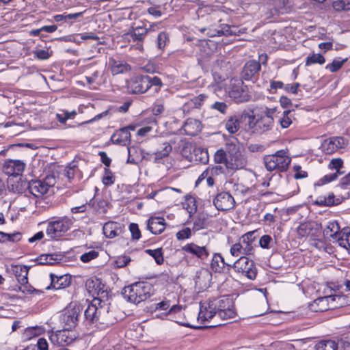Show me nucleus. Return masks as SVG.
I'll use <instances>...</instances> for the list:
<instances>
[{
    "label": "nucleus",
    "mask_w": 350,
    "mask_h": 350,
    "mask_svg": "<svg viewBox=\"0 0 350 350\" xmlns=\"http://www.w3.org/2000/svg\"><path fill=\"white\" fill-rule=\"evenodd\" d=\"M152 293V286L148 282H139L125 286L122 295L128 301L139 304L150 297Z\"/></svg>",
    "instance_id": "1"
},
{
    "label": "nucleus",
    "mask_w": 350,
    "mask_h": 350,
    "mask_svg": "<svg viewBox=\"0 0 350 350\" xmlns=\"http://www.w3.org/2000/svg\"><path fill=\"white\" fill-rule=\"evenodd\" d=\"M162 85L159 77L148 75L133 77L127 83L129 91L133 94H142L151 88H154V92H158Z\"/></svg>",
    "instance_id": "2"
},
{
    "label": "nucleus",
    "mask_w": 350,
    "mask_h": 350,
    "mask_svg": "<svg viewBox=\"0 0 350 350\" xmlns=\"http://www.w3.org/2000/svg\"><path fill=\"white\" fill-rule=\"evenodd\" d=\"M291 162V158L287 150H280L275 154L266 155L264 157V163L268 171L285 172Z\"/></svg>",
    "instance_id": "3"
},
{
    "label": "nucleus",
    "mask_w": 350,
    "mask_h": 350,
    "mask_svg": "<svg viewBox=\"0 0 350 350\" xmlns=\"http://www.w3.org/2000/svg\"><path fill=\"white\" fill-rule=\"evenodd\" d=\"M72 224V219L66 216L53 217L47 223L46 234L51 239H57L64 236Z\"/></svg>",
    "instance_id": "4"
},
{
    "label": "nucleus",
    "mask_w": 350,
    "mask_h": 350,
    "mask_svg": "<svg viewBox=\"0 0 350 350\" xmlns=\"http://www.w3.org/2000/svg\"><path fill=\"white\" fill-rule=\"evenodd\" d=\"M211 306L217 311V317L222 320L233 319L236 311L232 298L230 296H222L211 300Z\"/></svg>",
    "instance_id": "5"
},
{
    "label": "nucleus",
    "mask_w": 350,
    "mask_h": 350,
    "mask_svg": "<svg viewBox=\"0 0 350 350\" xmlns=\"http://www.w3.org/2000/svg\"><path fill=\"white\" fill-rule=\"evenodd\" d=\"M104 305L105 303L99 298H94L92 300L84 312L85 321L87 324H95L98 326V323L106 325L113 323L106 321L103 317H100Z\"/></svg>",
    "instance_id": "6"
},
{
    "label": "nucleus",
    "mask_w": 350,
    "mask_h": 350,
    "mask_svg": "<svg viewBox=\"0 0 350 350\" xmlns=\"http://www.w3.org/2000/svg\"><path fill=\"white\" fill-rule=\"evenodd\" d=\"M82 312L81 306L77 302L70 303L63 310L61 316V322L64 328L72 329L75 328L79 322V318Z\"/></svg>",
    "instance_id": "7"
},
{
    "label": "nucleus",
    "mask_w": 350,
    "mask_h": 350,
    "mask_svg": "<svg viewBox=\"0 0 350 350\" xmlns=\"http://www.w3.org/2000/svg\"><path fill=\"white\" fill-rule=\"evenodd\" d=\"M275 108L261 107L256 111L257 133H262L271 129L273 125V114Z\"/></svg>",
    "instance_id": "8"
},
{
    "label": "nucleus",
    "mask_w": 350,
    "mask_h": 350,
    "mask_svg": "<svg viewBox=\"0 0 350 350\" xmlns=\"http://www.w3.org/2000/svg\"><path fill=\"white\" fill-rule=\"evenodd\" d=\"M233 269L237 273L253 280L257 275V269L252 260L247 256H242L233 264Z\"/></svg>",
    "instance_id": "9"
},
{
    "label": "nucleus",
    "mask_w": 350,
    "mask_h": 350,
    "mask_svg": "<svg viewBox=\"0 0 350 350\" xmlns=\"http://www.w3.org/2000/svg\"><path fill=\"white\" fill-rule=\"evenodd\" d=\"M55 184L53 176H47L43 180H33L28 183V190L35 197H40L46 193L49 189Z\"/></svg>",
    "instance_id": "10"
},
{
    "label": "nucleus",
    "mask_w": 350,
    "mask_h": 350,
    "mask_svg": "<svg viewBox=\"0 0 350 350\" xmlns=\"http://www.w3.org/2000/svg\"><path fill=\"white\" fill-rule=\"evenodd\" d=\"M213 204L218 211H228L234 208L236 202L229 192L222 191L215 196Z\"/></svg>",
    "instance_id": "11"
},
{
    "label": "nucleus",
    "mask_w": 350,
    "mask_h": 350,
    "mask_svg": "<svg viewBox=\"0 0 350 350\" xmlns=\"http://www.w3.org/2000/svg\"><path fill=\"white\" fill-rule=\"evenodd\" d=\"M148 34V30L144 26L132 27L127 33L123 35V38L128 41L137 42V48L140 51L143 50V42Z\"/></svg>",
    "instance_id": "12"
},
{
    "label": "nucleus",
    "mask_w": 350,
    "mask_h": 350,
    "mask_svg": "<svg viewBox=\"0 0 350 350\" xmlns=\"http://www.w3.org/2000/svg\"><path fill=\"white\" fill-rule=\"evenodd\" d=\"M26 163L18 159H7L3 165V172L14 177L21 176L25 169Z\"/></svg>",
    "instance_id": "13"
},
{
    "label": "nucleus",
    "mask_w": 350,
    "mask_h": 350,
    "mask_svg": "<svg viewBox=\"0 0 350 350\" xmlns=\"http://www.w3.org/2000/svg\"><path fill=\"white\" fill-rule=\"evenodd\" d=\"M347 145V141L342 137H332L325 139L321 144L322 151L327 154H331L338 149L344 148Z\"/></svg>",
    "instance_id": "14"
},
{
    "label": "nucleus",
    "mask_w": 350,
    "mask_h": 350,
    "mask_svg": "<svg viewBox=\"0 0 350 350\" xmlns=\"http://www.w3.org/2000/svg\"><path fill=\"white\" fill-rule=\"evenodd\" d=\"M70 329L64 328L52 333L50 336L51 342L57 346H67L71 344L75 339V336L70 332Z\"/></svg>",
    "instance_id": "15"
},
{
    "label": "nucleus",
    "mask_w": 350,
    "mask_h": 350,
    "mask_svg": "<svg viewBox=\"0 0 350 350\" xmlns=\"http://www.w3.org/2000/svg\"><path fill=\"white\" fill-rule=\"evenodd\" d=\"M261 69L260 64L254 60L245 63L241 72V77L245 81H255L256 75Z\"/></svg>",
    "instance_id": "16"
},
{
    "label": "nucleus",
    "mask_w": 350,
    "mask_h": 350,
    "mask_svg": "<svg viewBox=\"0 0 350 350\" xmlns=\"http://www.w3.org/2000/svg\"><path fill=\"white\" fill-rule=\"evenodd\" d=\"M247 165V159L241 151L228 155L226 161V170H239L244 168Z\"/></svg>",
    "instance_id": "17"
},
{
    "label": "nucleus",
    "mask_w": 350,
    "mask_h": 350,
    "mask_svg": "<svg viewBox=\"0 0 350 350\" xmlns=\"http://www.w3.org/2000/svg\"><path fill=\"white\" fill-rule=\"evenodd\" d=\"M211 306V300L208 302L203 303L200 305L198 313V321L201 323L209 322L214 317H217V311L215 308Z\"/></svg>",
    "instance_id": "18"
},
{
    "label": "nucleus",
    "mask_w": 350,
    "mask_h": 350,
    "mask_svg": "<svg viewBox=\"0 0 350 350\" xmlns=\"http://www.w3.org/2000/svg\"><path fill=\"white\" fill-rule=\"evenodd\" d=\"M254 231L248 232L239 238L245 256H251L254 253Z\"/></svg>",
    "instance_id": "19"
},
{
    "label": "nucleus",
    "mask_w": 350,
    "mask_h": 350,
    "mask_svg": "<svg viewBox=\"0 0 350 350\" xmlns=\"http://www.w3.org/2000/svg\"><path fill=\"white\" fill-rule=\"evenodd\" d=\"M182 250L201 260H206L209 256V252L206 246H199L193 243L186 244L182 247Z\"/></svg>",
    "instance_id": "20"
},
{
    "label": "nucleus",
    "mask_w": 350,
    "mask_h": 350,
    "mask_svg": "<svg viewBox=\"0 0 350 350\" xmlns=\"http://www.w3.org/2000/svg\"><path fill=\"white\" fill-rule=\"evenodd\" d=\"M212 279L211 273L206 269H202L198 271L195 278L196 286L200 291H203L209 286Z\"/></svg>",
    "instance_id": "21"
},
{
    "label": "nucleus",
    "mask_w": 350,
    "mask_h": 350,
    "mask_svg": "<svg viewBox=\"0 0 350 350\" xmlns=\"http://www.w3.org/2000/svg\"><path fill=\"white\" fill-rule=\"evenodd\" d=\"M123 228L124 225L121 223L109 221L104 224L103 231L106 237L112 239L120 235Z\"/></svg>",
    "instance_id": "22"
},
{
    "label": "nucleus",
    "mask_w": 350,
    "mask_h": 350,
    "mask_svg": "<svg viewBox=\"0 0 350 350\" xmlns=\"http://www.w3.org/2000/svg\"><path fill=\"white\" fill-rule=\"evenodd\" d=\"M51 280V286L48 287L47 289H62L66 288L70 286L71 282V278L69 275H62L57 276L53 273L50 274Z\"/></svg>",
    "instance_id": "23"
},
{
    "label": "nucleus",
    "mask_w": 350,
    "mask_h": 350,
    "mask_svg": "<svg viewBox=\"0 0 350 350\" xmlns=\"http://www.w3.org/2000/svg\"><path fill=\"white\" fill-rule=\"evenodd\" d=\"M113 144L122 146L128 145L131 142V133L127 128H122L116 131L111 137Z\"/></svg>",
    "instance_id": "24"
},
{
    "label": "nucleus",
    "mask_w": 350,
    "mask_h": 350,
    "mask_svg": "<svg viewBox=\"0 0 350 350\" xmlns=\"http://www.w3.org/2000/svg\"><path fill=\"white\" fill-rule=\"evenodd\" d=\"M147 228L152 234H159L165 228V219L160 217H152L148 220Z\"/></svg>",
    "instance_id": "25"
},
{
    "label": "nucleus",
    "mask_w": 350,
    "mask_h": 350,
    "mask_svg": "<svg viewBox=\"0 0 350 350\" xmlns=\"http://www.w3.org/2000/svg\"><path fill=\"white\" fill-rule=\"evenodd\" d=\"M340 227L336 221H329L323 229L325 238L336 239L341 232Z\"/></svg>",
    "instance_id": "26"
},
{
    "label": "nucleus",
    "mask_w": 350,
    "mask_h": 350,
    "mask_svg": "<svg viewBox=\"0 0 350 350\" xmlns=\"http://www.w3.org/2000/svg\"><path fill=\"white\" fill-rule=\"evenodd\" d=\"M29 267L26 265H16L13 267V272L18 282L25 285L28 283V272Z\"/></svg>",
    "instance_id": "27"
},
{
    "label": "nucleus",
    "mask_w": 350,
    "mask_h": 350,
    "mask_svg": "<svg viewBox=\"0 0 350 350\" xmlns=\"http://www.w3.org/2000/svg\"><path fill=\"white\" fill-rule=\"evenodd\" d=\"M110 70L113 75L122 74L130 70L131 66L123 61L110 60Z\"/></svg>",
    "instance_id": "28"
},
{
    "label": "nucleus",
    "mask_w": 350,
    "mask_h": 350,
    "mask_svg": "<svg viewBox=\"0 0 350 350\" xmlns=\"http://www.w3.org/2000/svg\"><path fill=\"white\" fill-rule=\"evenodd\" d=\"M225 128L229 133H236L240 129L239 117L237 115L228 117L225 122Z\"/></svg>",
    "instance_id": "29"
},
{
    "label": "nucleus",
    "mask_w": 350,
    "mask_h": 350,
    "mask_svg": "<svg viewBox=\"0 0 350 350\" xmlns=\"http://www.w3.org/2000/svg\"><path fill=\"white\" fill-rule=\"evenodd\" d=\"M335 298L332 296L321 297L315 299L312 304L315 311H325L329 309L328 302L329 300L334 301Z\"/></svg>",
    "instance_id": "30"
},
{
    "label": "nucleus",
    "mask_w": 350,
    "mask_h": 350,
    "mask_svg": "<svg viewBox=\"0 0 350 350\" xmlns=\"http://www.w3.org/2000/svg\"><path fill=\"white\" fill-rule=\"evenodd\" d=\"M85 287L90 294L94 296L102 291L101 283L98 278H89L85 282Z\"/></svg>",
    "instance_id": "31"
},
{
    "label": "nucleus",
    "mask_w": 350,
    "mask_h": 350,
    "mask_svg": "<svg viewBox=\"0 0 350 350\" xmlns=\"http://www.w3.org/2000/svg\"><path fill=\"white\" fill-rule=\"evenodd\" d=\"M87 74L85 79L89 84L96 83V85H100L105 81V79L103 78V71L96 70Z\"/></svg>",
    "instance_id": "32"
},
{
    "label": "nucleus",
    "mask_w": 350,
    "mask_h": 350,
    "mask_svg": "<svg viewBox=\"0 0 350 350\" xmlns=\"http://www.w3.org/2000/svg\"><path fill=\"white\" fill-rule=\"evenodd\" d=\"M229 95L237 103L245 102L249 99L247 92L237 87L232 88L229 91Z\"/></svg>",
    "instance_id": "33"
},
{
    "label": "nucleus",
    "mask_w": 350,
    "mask_h": 350,
    "mask_svg": "<svg viewBox=\"0 0 350 350\" xmlns=\"http://www.w3.org/2000/svg\"><path fill=\"white\" fill-rule=\"evenodd\" d=\"M350 236V230L347 228H343L341 230L340 235L335 239L338 243V245L346 249L349 253L350 252V243L349 241V237Z\"/></svg>",
    "instance_id": "34"
},
{
    "label": "nucleus",
    "mask_w": 350,
    "mask_h": 350,
    "mask_svg": "<svg viewBox=\"0 0 350 350\" xmlns=\"http://www.w3.org/2000/svg\"><path fill=\"white\" fill-rule=\"evenodd\" d=\"M225 262L220 254L215 253L211 260V267L215 272L220 273L224 270Z\"/></svg>",
    "instance_id": "35"
},
{
    "label": "nucleus",
    "mask_w": 350,
    "mask_h": 350,
    "mask_svg": "<svg viewBox=\"0 0 350 350\" xmlns=\"http://www.w3.org/2000/svg\"><path fill=\"white\" fill-rule=\"evenodd\" d=\"M200 122L193 119H188L184 125V131L188 135H195L199 131Z\"/></svg>",
    "instance_id": "36"
},
{
    "label": "nucleus",
    "mask_w": 350,
    "mask_h": 350,
    "mask_svg": "<svg viewBox=\"0 0 350 350\" xmlns=\"http://www.w3.org/2000/svg\"><path fill=\"white\" fill-rule=\"evenodd\" d=\"M194 160L200 163L206 164L208 161V154L206 150L196 148L193 150Z\"/></svg>",
    "instance_id": "37"
},
{
    "label": "nucleus",
    "mask_w": 350,
    "mask_h": 350,
    "mask_svg": "<svg viewBox=\"0 0 350 350\" xmlns=\"http://www.w3.org/2000/svg\"><path fill=\"white\" fill-rule=\"evenodd\" d=\"M207 98L208 96L205 94H201L198 96L193 97L183 106L184 111L186 109L187 105L195 108H200Z\"/></svg>",
    "instance_id": "38"
},
{
    "label": "nucleus",
    "mask_w": 350,
    "mask_h": 350,
    "mask_svg": "<svg viewBox=\"0 0 350 350\" xmlns=\"http://www.w3.org/2000/svg\"><path fill=\"white\" fill-rule=\"evenodd\" d=\"M22 238L21 232H14L12 234L5 233L0 231V242L4 243L6 241L10 242H18Z\"/></svg>",
    "instance_id": "39"
},
{
    "label": "nucleus",
    "mask_w": 350,
    "mask_h": 350,
    "mask_svg": "<svg viewBox=\"0 0 350 350\" xmlns=\"http://www.w3.org/2000/svg\"><path fill=\"white\" fill-rule=\"evenodd\" d=\"M337 344L335 341L328 340L319 342L315 345V350H336Z\"/></svg>",
    "instance_id": "40"
},
{
    "label": "nucleus",
    "mask_w": 350,
    "mask_h": 350,
    "mask_svg": "<svg viewBox=\"0 0 350 350\" xmlns=\"http://www.w3.org/2000/svg\"><path fill=\"white\" fill-rule=\"evenodd\" d=\"M163 145L162 150L154 153V161L156 162H159L161 159L167 157L172 151V146L169 143L165 142Z\"/></svg>",
    "instance_id": "41"
},
{
    "label": "nucleus",
    "mask_w": 350,
    "mask_h": 350,
    "mask_svg": "<svg viewBox=\"0 0 350 350\" xmlns=\"http://www.w3.org/2000/svg\"><path fill=\"white\" fill-rule=\"evenodd\" d=\"M325 62V59L321 54L312 53L307 57L306 59V66H308L314 64H319L322 65Z\"/></svg>",
    "instance_id": "42"
},
{
    "label": "nucleus",
    "mask_w": 350,
    "mask_h": 350,
    "mask_svg": "<svg viewBox=\"0 0 350 350\" xmlns=\"http://www.w3.org/2000/svg\"><path fill=\"white\" fill-rule=\"evenodd\" d=\"M144 252L152 256L158 265H161L163 262L164 258L161 248H157L155 250L147 249Z\"/></svg>",
    "instance_id": "43"
},
{
    "label": "nucleus",
    "mask_w": 350,
    "mask_h": 350,
    "mask_svg": "<svg viewBox=\"0 0 350 350\" xmlns=\"http://www.w3.org/2000/svg\"><path fill=\"white\" fill-rule=\"evenodd\" d=\"M346 61L347 59H334L331 64H328L326 65L325 69L329 70L331 72H336L342 68V66L346 62Z\"/></svg>",
    "instance_id": "44"
},
{
    "label": "nucleus",
    "mask_w": 350,
    "mask_h": 350,
    "mask_svg": "<svg viewBox=\"0 0 350 350\" xmlns=\"http://www.w3.org/2000/svg\"><path fill=\"white\" fill-rule=\"evenodd\" d=\"M228 161V155L226 152L221 148L217 150L214 154V161L217 164L224 163L226 167V161Z\"/></svg>",
    "instance_id": "45"
},
{
    "label": "nucleus",
    "mask_w": 350,
    "mask_h": 350,
    "mask_svg": "<svg viewBox=\"0 0 350 350\" xmlns=\"http://www.w3.org/2000/svg\"><path fill=\"white\" fill-rule=\"evenodd\" d=\"M256 111H253L252 114L247 115L248 122H247V128L249 130L252 131V133H257V116H256Z\"/></svg>",
    "instance_id": "46"
},
{
    "label": "nucleus",
    "mask_w": 350,
    "mask_h": 350,
    "mask_svg": "<svg viewBox=\"0 0 350 350\" xmlns=\"http://www.w3.org/2000/svg\"><path fill=\"white\" fill-rule=\"evenodd\" d=\"M232 139V141H228L226 144V152L227 155L232 154L241 151L240 145L239 144H236L234 142L236 140V139L233 138Z\"/></svg>",
    "instance_id": "47"
},
{
    "label": "nucleus",
    "mask_w": 350,
    "mask_h": 350,
    "mask_svg": "<svg viewBox=\"0 0 350 350\" xmlns=\"http://www.w3.org/2000/svg\"><path fill=\"white\" fill-rule=\"evenodd\" d=\"M231 32L230 31V27L227 25H224L221 29L218 30H210L207 33L208 37H214V36H221L223 35H230Z\"/></svg>",
    "instance_id": "48"
},
{
    "label": "nucleus",
    "mask_w": 350,
    "mask_h": 350,
    "mask_svg": "<svg viewBox=\"0 0 350 350\" xmlns=\"http://www.w3.org/2000/svg\"><path fill=\"white\" fill-rule=\"evenodd\" d=\"M233 191L236 195L245 196L251 191V189L242 183H234L233 185Z\"/></svg>",
    "instance_id": "49"
},
{
    "label": "nucleus",
    "mask_w": 350,
    "mask_h": 350,
    "mask_svg": "<svg viewBox=\"0 0 350 350\" xmlns=\"http://www.w3.org/2000/svg\"><path fill=\"white\" fill-rule=\"evenodd\" d=\"M342 167H343V161L340 158L332 159L328 164V168L332 170H336L335 172H341L340 170Z\"/></svg>",
    "instance_id": "50"
},
{
    "label": "nucleus",
    "mask_w": 350,
    "mask_h": 350,
    "mask_svg": "<svg viewBox=\"0 0 350 350\" xmlns=\"http://www.w3.org/2000/svg\"><path fill=\"white\" fill-rule=\"evenodd\" d=\"M273 244V240L270 235L265 234L259 239V245L263 249H269Z\"/></svg>",
    "instance_id": "51"
},
{
    "label": "nucleus",
    "mask_w": 350,
    "mask_h": 350,
    "mask_svg": "<svg viewBox=\"0 0 350 350\" xmlns=\"http://www.w3.org/2000/svg\"><path fill=\"white\" fill-rule=\"evenodd\" d=\"M168 42V35L164 31L160 32L157 40V47L161 50H163Z\"/></svg>",
    "instance_id": "52"
},
{
    "label": "nucleus",
    "mask_w": 350,
    "mask_h": 350,
    "mask_svg": "<svg viewBox=\"0 0 350 350\" xmlns=\"http://www.w3.org/2000/svg\"><path fill=\"white\" fill-rule=\"evenodd\" d=\"M343 172H334L325 175L322 178L319 180L318 185H321L329 183L337 179L338 176L342 174Z\"/></svg>",
    "instance_id": "53"
},
{
    "label": "nucleus",
    "mask_w": 350,
    "mask_h": 350,
    "mask_svg": "<svg viewBox=\"0 0 350 350\" xmlns=\"http://www.w3.org/2000/svg\"><path fill=\"white\" fill-rule=\"evenodd\" d=\"M115 176L113 175L112 172L108 169H105V174L102 178L103 183L106 186H111L114 183Z\"/></svg>",
    "instance_id": "54"
},
{
    "label": "nucleus",
    "mask_w": 350,
    "mask_h": 350,
    "mask_svg": "<svg viewBox=\"0 0 350 350\" xmlns=\"http://www.w3.org/2000/svg\"><path fill=\"white\" fill-rule=\"evenodd\" d=\"M230 253L232 256L238 257L239 256H244L243 251V247L241 244L240 241L239 240V242L234 243L230 249Z\"/></svg>",
    "instance_id": "55"
},
{
    "label": "nucleus",
    "mask_w": 350,
    "mask_h": 350,
    "mask_svg": "<svg viewBox=\"0 0 350 350\" xmlns=\"http://www.w3.org/2000/svg\"><path fill=\"white\" fill-rule=\"evenodd\" d=\"M183 206L190 215L195 213L196 211L195 199L191 196L186 198L185 202L183 203Z\"/></svg>",
    "instance_id": "56"
},
{
    "label": "nucleus",
    "mask_w": 350,
    "mask_h": 350,
    "mask_svg": "<svg viewBox=\"0 0 350 350\" xmlns=\"http://www.w3.org/2000/svg\"><path fill=\"white\" fill-rule=\"evenodd\" d=\"M98 252L97 251L93 250L89 251L88 252H85V253L83 254L80 256V260L83 262H88L90 260L96 258L98 257Z\"/></svg>",
    "instance_id": "57"
},
{
    "label": "nucleus",
    "mask_w": 350,
    "mask_h": 350,
    "mask_svg": "<svg viewBox=\"0 0 350 350\" xmlns=\"http://www.w3.org/2000/svg\"><path fill=\"white\" fill-rule=\"evenodd\" d=\"M131 260V258L128 256H120L116 258L114 264L116 267L122 268L126 266Z\"/></svg>",
    "instance_id": "58"
},
{
    "label": "nucleus",
    "mask_w": 350,
    "mask_h": 350,
    "mask_svg": "<svg viewBox=\"0 0 350 350\" xmlns=\"http://www.w3.org/2000/svg\"><path fill=\"white\" fill-rule=\"evenodd\" d=\"M291 113L290 111H285L283 113V116L280 119V124L282 128H288L292 123V120L289 116Z\"/></svg>",
    "instance_id": "59"
},
{
    "label": "nucleus",
    "mask_w": 350,
    "mask_h": 350,
    "mask_svg": "<svg viewBox=\"0 0 350 350\" xmlns=\"http://www.w3.org/2000/svg\"><path fill=\"white\" fill-rule=\"evenodd\" d=\"M129 230L131 233L132 238L138 240L141 237V232L139 229L138 225L135 223H131L129 225Z\"/></svg>",
    "instance_id": "60"
},
{
    "label": "nucleus",
    "mask_w": 350,
    "mask_h": 350,
    "mask_svg": "<svg viewBox=\"0 0 350 350\" xmlns=\"http://www.w3.org/2000/svg\"><path fill=\"white\" fill-rule=\"evenodd\" d=\"M34 56L38 59L45 60L51 56V52L48 50H38L33 51Z\"/></svg>",
    "instance_id": "61"
},
{
    "label": "nucleus",
    "mask_w": 350,
    "mask_h": 350,
    "mask_svg": "<svg viewBox=\"0 0 350 350\" xmlns=\"http://www.w3.org/2000/svg\"><path fill=\"white\" fill-rule=\"evenodd\" d=\"M176 238L178 240H184L189 239L191 236V231L189 228H185L183 230L178 231L176 234Z\"/></svg>",
    "instance_id": "62"
},
{
    "label": "nucleus",
    "mask_w": 350,
    "mask_h": 350,
    "mask_svg": "<svg viewBox=\"0 0 350 350\" xmlns=\"http://www.w3.org/2000/svg\"><path fill=\"white\" fill-rule=\"evenodd\" d=\"M208 170L210 175L213 176V177L214 176H217L220 174L225 173V170L226 169V167H224L221 165H215V166L208 167Z\"/></svg>",
    "instance_id": "63"
},
{
    "label": "nucleus",
    "mask_w": 350,
    "mask_h": 350,
    "mask_svg": "<svg viewBox=\"0 0 350 350\" xmlns=\"http://www.w3.org/2000/svg\"><path fill=\"white\" fill-rule=\"evenodd\" d=\"M211 108L225 114L226 113L228 106L224 102H215L211 105Z\"/></svg>",
    "instance_id": "64"
}]
</instances>
